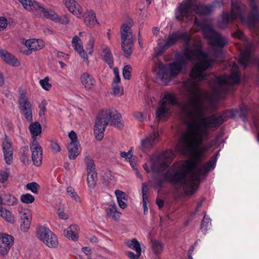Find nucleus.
I'll list each match as a JSON object with an SVG mask.
<instances>
[{
    "label": "nucleus",
    "instance_id": "0e129e2a",
    "mask_svg": "<svg viewBox=\"0 0 259 259\" xmlns=\"http://www.w3.org/2000/svg\"><path fill=\"white\" fill-rule=\"evenodd\" d=\"M117 202H118V205L119 206V207L122 209L125 208L127 206L126 203L123 200H118L117 201Z\"/></svg>",
    "mask_w": 259,
    "mask_h": 259
},
{
    "label": "nucleus",
    "instance_id": "9d476101",
    "mask_svg": "<svg viewBox=\"0 0 259 259\" xmlns=\"http://www.w3.org/2000/svg\"><path fill=\"white\" fill-rule=\"evenodd\" d=\"M177 103L176 97L171 93H167L160 101L159 107L156 110V118L160 120L164 118L170 107Z\"/></svg>",
    "mask_w": 259,
    "mask_h": 259
},
{
    "label": "nucleus",
    "instance_id": "c03bdc74",
    "mask_svg": "<svg viewBox=\"0 0 259 259\" xmlns=\"http://www.w3.org/2000/svg\"><path fill=\"white\" fill-rule=\"evenodd\" d=\"M67 194L74 200L76 201H80V199L75 191L74 189L72 187H68L66 189Z\"/></svg>",
    "mask_w": 259,
    "mask_h": 259
},
{
    "label": "nucleus",
    "instance_id": "c85d7f7f",
    "mask_svg": "<svg viewBox=\"0 0 259 259\" xmlns=\"http://www.w3.org/2000/svg\"><path fill=\"white\" fill-rule=\"evenodd\" d=\"M212 6L211 5H203L197 4L195 8V13L197 14L205 15L210 14L212 11Z\"/></svg>",
    "mask_w": 259,
    "mask_h": 259
},
{
    "label": "nucleus",
    "instance_id": "473e14b6",
    "mask_svg": "<svg viewBox=\"0 0 259 259\" xmlns=\"http://www.w3.org/2000/svg\"><path fill=\"white\" fill-rule=\"evenodd\" d=\"M151 247L154 253L158 255L162 252L163 245L160 241L154 240L151 241Z\"/></svg>",
    "mask_w": 259,
    "mask_h": 259
},
{
    "label": "nucleus",
    "instance_id": "a211bd4d",
    "mask_svg": "<svg viewBox=\"0 0 259 259\" xmlns=\"http://www.w3.org/2000/svg\"><path fill=\"white\" fill-rule=\"evenodd\" d=\"M191 7V3L189 2L180 4L176 11V18L181 21L188 18L190 15Z\"/></svg>",
    "mask_w": 259,
    "mask_h": 259
},
{
    "label": "nucleus",
    "instance_id": "ddd939ff",
    "mask_svg": "<svg viewBox=\"0 0 259 259\" xmlns=\"http://www.w3.org/2000/svg\"><path fill=\"white\" fill-rule=\"evenodd\" d=\"M20 217V228L24 232H27L29 228L32 221V214L28 209L20 208L19 209Z\"/></svg>",
    "mask_w": 259,
    "mask_h": 259
},
{
    "label": "nucleus",
    "instance_id": "37998d69",
    "mask_svg": "<svg viewBox=\"0 0 259 259\" xmlns=\"http://www.w3.org/2000/svg\"><path fill=\"white\" fill-rule=\"evenodd\" d=\"M49 81V78L48 77H46L44 79L39 80L40 85L46 91L50 90L52 87V84Z\"/></svg>",
    "mask_w": 259,
    "mask_h": 259
},
{
    "label": "nucleus",
    "instance_id": "6e6d98bb",
    "mask_svg": "<svg viewBox=\"0 0 259 259\" xmlns=\"http://www.w3.org/2000/svg\"><path fill=\"white\" fill-rule=\"evenodd\" d=\"M7 26V19L4 17H0V31L4 30Z\"/></svg>",
    "mask_w": 259,
    "mask_h": 259
},
{
    "label": "nucleus",
    "instance_id": "b1692460",
    "mask_svg": "<svg viewBox=\"0 0 259 259\" xmlns=\"http://www.w3.org/2000/svg\"><path fill=\"white\" fill-rule=\"evenodd\" d=\"M0 57L7 64L13 66H18L19 62L15 56L5 50H0Z\"/></svg>",
    "mask_w": 259,
    "mask_h": 259
},
{
    "label": "nucleus",
    "instance_id": "052dcab7",
    "mask_svg": "<svg viewBox=\"0 0 259 259\" xmlns=\"http://www.w3.org/2000/svg\"><path fill=\"white\" fill-rule=\"evenodd\" d=\"M58 214L59 217L61 219H67L68 218V216L63 211L58 210Z\"/></svg>",
    "mask_w": 259,
    "mask_h": 259
},
{
    "label": "nucleus",
    "instance_id": "49530a36",
    "mask_svg": "<svg viewBox=\"0 0 259 259\" xmlns=\"http://www.w3.org/2000/svg\"><path fill=\"white\" fill-rule=\"evenodd\" d=\"M94 44V39L91 37L86 45V50L89 54H91L93 53Z\"/></svg>",
    "mask_w": 259,
    "mask_h": 259
},
{
    "label": "nucleus",
    "instance_id": "f8f14e48",
    "mask_svg": "<svg viewBox=\"0 0 259 259\" xmlns=\"http://www.w3.org/2000/svg\"><path fill=\"white\" fill-rule=\"evenodd\" d=\"M87 165V182L88 186L91 188L95 186L97 178V173L96 171L95 164L93 160L90 157L87 156L84 159Z\"/></svg>",
    "mask_w": 259,
    "mask_h": 259
},
{
    "label": "nucleus",
    "instance_id": "aec40b11",
    "mask_svg": "<svg viewBox=\"0 0 259 259\" xmlns=\"http://www.w3.org/2000/svg\"><path fill=\"white\" fill-rule=\"evenodd\" d=\"M159 136L158 132H153L145 139L141 140V148L142 150L147 151L152 148L157 141Z\"/></svg>",
    "mask_w": 259,
    "mask_h": 259
},
{
    "label": "nucleus",
    "instance_id": "4c0bfd02",
    "mask_svg": "<svg viewBox=\"0 0 259 259\" xmlns=\"http://www.w3.org/2000/svg\"><path fill=\"white\" fill-rule=\"evenodd\" d=\"M28 152L29 149L28 147H22L20 150V159L21 161L25 164H28L29 162Z\"/></svg>",
    "mask_w": 259,
    "mask_h": 259
},
{
    "label": "nucleus",
    "instance_id": "e433bc0d",
    "mask_svg": "<svg viewBox=\"0 0 259 259\" xmlns=\"http://www.w3.org/2000/svg\"><path fill=\"white\" fill-rule=\"evenodd\" d=\"M0 216L8 222L12 223L14 221V218L11 212L3 207L0 209Z\"/></svg>",
    "mask_w": 259,
    "mask_h": 259
},
{
    "label": "nucleus",
    "instance_id": "69168bd1",
    "mask_svg": "<svg viewBox=\"0 0 259 259\" xmlns=\"http://www.w3.org/2000/svg\"><path fill=\"white\" fill-rule=\"evenodd\" d=\"M45 102H46V101L42 102L41 104L39 106L40 109V114H41V112L42 113H44L46 110V107L45 106Z\"/></svg>",
    "mask_w": 259,
    "mask_h": 259
},
{
    "label": "nucleus",
    "instance_id": "13d9d810",
    "mask_svg": "<svg viewBox=\"0 0 259 259\" xmlns=\"http://www.w3.org/2000/svg\"><path fill=\"white\" fill-rule=\"evenodd\" d=\"M8 174L6 171L0 172V182L4 183L7 180L8 178Z\"/></svg>",
    "mask_w": 259,
    "mask_h": 259
},
{
    "label": "nucleus",
    "instance_id": "9b49d317",
    "mask_svg": "<svg viewBox=\"0 0 259 259\" xmlns=\"http://www.w3.org/2000/svg\"><path fill=\"white\" fill-rule=\"evenodd\" d=\"M37 236L45 244L50 248H56L58 246L57 236L50 229L40 227L37 231Z\"/></svg>",
    "mask_w": 259,
    "mask_h": 259
},
{
    "label": "nucleus",
    "instance_id": "dca6fc26",
    "mask_svg": "<svg viewBox=\"0 0 259 259\" xmlns=\"http://www.w3.org/2000/svg\"><path fill=\"white\" fill-rule=\"evenodd\" d=\"M40 15H42L46 18L50 19L53 21L59 22L64 25L68 24L70 21L68 15H65L61 17H59L52 10L46 9L45 8H44Z\"/></svg>",
    "mask_w": 259,
    "mask_h": 259
},
{
    "label": "nucleus",
    "instance_id": "f704fd0d",
    "mask_svg": "<svg viewBox=\"0 0 259 259\" xmlns=\"http://www.w3.org/2000/svg\"><path fill=\"white\" fill-rule=\"evenodd\" d=\"M29 130L33 137L37 136L41 132V127L38 122H32L29 126Z\"/></svg>",
    "mask_w": 259,
    "mask_h": 259
},
{
    "label": "nucleus",
    "instance_id": "4be33fe9",
    "mask_svg": "<svg viewBox=\"0 0 259 259\" xmlns=\"http://www.w3.org/2000/svg\"><path fill=\"white\" fill-rule=\"evenodd\" d=\"M3 150L5 160L8 164L11 163L13 160V150L11 143L5 140L2 143Z\"/></svg>",
    "mask_w": 259,
    "mask_h": 259
},
{
    "label": "nucleus",
    "instance_id": "79ce46f5",
    "mask_svg": "<svg viewBox=\"0 0 259 259\" xmlns=\"http://www.w3.org/2000/svg\"><path fill=\"white\" fill-rule=\"evenodd\" d=\"M34 197L33 195L30 194L26 193L25 194H23L21 196L20 200L21 201L26 204L31 203L34 201Z\"/></svg>",
    "mask_w": 259,
    "mask_h": 259
},
{
    "label": "nucleus",
    "instance_id": "e2e57ef3",
    "mask_svg": "<svg viewBox=\"0 0 259 259\" xmlns=\"http://www.w3.org/2000/svg\"><path fill=\"white\" fill-rule=\"evenodd\" d=\"M131 151H129L127 152H122L120 153V156L122 158H125L126 159L128 156H131Z\"/></svg>",
    "mask_w": 259,
    "mask_h": 259
},
{
    "label": "nucleus",
    "instance_id": "393cba45",
    "mask_svg": "<svg viewBox=\"0 0 259 259\" xmlns=\"http://www.w3.org/2000/svg\"><path fill=\"white\" fill-rule=\"evenodd\" d=\"M25 46L31 51L41 49L44 46V42L41 39H31L25 41Z\"/></svg>",
    "mask_w": 259,
    "mask_h": 259
},
{
    "label": "nucleus",
    "instance_id": "338daca9",
    "mask_svg": "<svg viewBox=\"0 0 259 259\" xmlns=\"http://www.w3.org/2000/svg\"><path fill=\"white\" fill-rule=\"evenodd\" d=\"M156 203L159 208H162L164 205V201L161 199H157Z\"/></svg>",
    "mask_w": 259,
    "mask_h": 259
},
{
    "label": "nucleus",
    "instance_id": "6ab92c4d",
    "mask_svg": "<svg viewBox=\"0 0 259 259\" xmlns=\"http://www.w3.org/2000/svg\"><path fill=\"white\" fill-rule=\"evenodd\" d=\"M24 8L28 11L41 15L44 7L39 3L31 0H18Z\"/></svg>",
    "mask_w": 259,
    "mask_h": 259
},
{
    "label": "nucleus",
    "instance_id": "de8ad7c7",
    "mask_svg": "<svg viewBox=\"0 0 259 259\" xmlns=\"http://www.w3.org/2000/svg\"><path fill=\"white\" fill-rule=\"evenodd\" d=\"M131 67L127 65L124 66L122 71L123 76L125 79H129L131 76Z\"/></svg>",
    "mask_w": 259,
    "mask_h": 259
},
{
    "label": "nucleus",
    "instance_id": "a18cd8bd",
    "mask_svg": "<svg viewBox=\"0 0 259 259\" xmlns=\"http://www.w3.org/2000/svg\"><path fill=\"white\" fill-rule=\"evenodd\" d=\"M26 187L27 189L31 191L34 193H38V190L39 188V186L36 182H31L26 185Z\"/></svg>",
    "mask_w": 259,
    "mask_h": 259
},
{
    "label": "nucleus",
    "instance_id": "5fc2aeb1",
    "mask_svg": "<svg viewBox=\"0 0 259 259\" xmlns=\"http://www.w3.org/2000/svg\"><path fill=\"white\" fill-rule=\"evenodd\" d=\"M233 35L234 37L238 38L241 40H245V37L244 34L241 31L238 30L234 33H233Z\"/></svg>",
    "mask_w": 259,
    "mask_h": 259
},
{
    "label": "nucleus",
    "instance_id": "58836bf2",
    "mask_svg": "<svg viewBox=\"0 0 259 259\" xmlns=\"http://www.w3.org/2000/svg\"><path fill=\"white\" fill-rule=\"evenodd\" d=\"M72 45L76 52H79L83 49L82 41L79 37L76 35L72 38Z\"/></svg>",
    "mask_w": 259,
    "mask_h": 259
},
{
    "label": "nucleus",
    "instance_id": "5701e85b",
    "mask_svg": "<svg viewBox=\"0 0 259 259\" xmlns=\"http://www.w3.org/2000/svg\"><path fill=\"white\" fill-rule=\"evenodd\" d=\"M80 80L86 90L92 89L96 84V81L94 77L87 72H84L81 74Z\"/></svg>",
    "mask_w": 259,
    "mask_h": 259
},
{
    "label": "nucleus",
    "instance_id": "774afa93",
    "mask_svg": "<svg viewBox=\"0 0 259 259\" xmlns=\"http://www.w3.org/2000/svg\"><path fill=\"white\" fill-rule=\"evenodd\" d=\"M148 191L147 186L145 184H143L142 185V194H147Z\"/></svg>",
    "mask_w": 259,
    "mask_h": 259
},
{
    "label": "nucleus",
    "instance_id": "423d86ee",
    "mask_svg": "<svg viewBox=\"0 0 259 259\" xmlns=\"http://www.w3.org/2000/svg\"><path fill=\"white\" fill-rule=\"evenodd\" d=\"M174 159V153L167 150L151 159V169L154 172L162 174Z\"/></svg>",
    "mask_w": 259,
    "mask_h": 259
},
{
    "label": "nucleus",
    "instance_id": "cd10ccee",
    "mask_svg": "<svg viewBox=\"0 0 259 259\" xmlns=\"http://www.w3.org/2000/svg\"><path fill=\"white\" fill-rule=\"evenodd\" d=\"M102 49L103 60L111 67L113 65V57L110 50L106 45H103Z\"/></svg>",
    "mask_w": 259,
    "mask_h": 259
},
{
    "label": "nucleus",
    "instance_id": "7ed1b4c3",
    "mask_svg": "<svg viewBox=\"0 0 259 259\" xmlns=\"http://www.w3.org/2000/svg\"><path fill=\"white\" fill-rule=\"evenodd\" d=\"M194 163L190 160L180 161L175 163L163 175V179L154 178V187L160 189L165 182L169 181L173 184L182 187L187 195H191L198 188L191 170Z\"/></svg>",
    "mask_w": 259,
    "mask_h": 259
},
{
    "label": "nucleus",
    "instance_id": "0eeeda50",
    "mask_svg": "<svg viewBox=\"0 0 259 259\" xmlns=\"http://www.w3.org/2000/svg\"><path fill=\"white\" fill-rule=\"evenodd\" d=\"M133 22L123 23L120 28L121 48L126 56L132 53V46L134 43L133 34L131 30Z\"/></svg>",
    "mask_w": 259,
    "mask_h": 259
},
{
    "label": "nucleus",
    "instance_id": "20e7f679",
    "mask_svg": "<svg viewBox=\"0 0 259 259\" xmlns=\"http://www.w3.org/2000/svg\"><path fill=\"white\" fill-rule=\"evenodd\" d=\"M251 11L246 18L244 16L246 7L241 4L240 0L231 1V13L224 12L222 16L221 21L219 23V27H225L229 22L233 21L238 18L242 23L248 24L250 27L254 28V35L259 36V31L255 28V24L259 22V9L256 7L254 0H249Z\"/></svg>",
    "mask_w": 259,
    "mask_h": 259
},
{
    "label": "nucleus",
    "instance_id": "ea45409f",
    "mask_svg": "<svg viewBox=\"0 0 259 259\" xmlns=\"http://www.w3.org/2000/svg\"><path fill=\"white\" fill-rule=\"evenodd\" d=\"M3 199L5 203L8 205H14L17 202V199L9 194H5Z\"/></svg>",
    "mask_w": 259,
    "mask_h": 259
},
{
    "label": "nucleus",
    "instance_id": "8fccbe9b",
    "mask_svg": "<svg viewBox=\"0 0 259 259\" xmlns=\"http://www.w3.org/2000/svg\"><path fill=\"white\" fill-rule=\"evenodd\" d=\"M115 194L116 197L117 201L118 200H123V199H125V194L123 192L119 190H116L115 191Z\"/></svg>",
    "mask_w": 259,
    "mask_h": 259
},
{
    "label": "nucleus",
    "instance_id": "864d4df0",
    "mask_svg": "<svg viewBox=\"0 0 259 259\" xmlns=\"http://www.w3.org/2000/svg\"><path fill=\"white\" fill-rule=\"evenodd\" d=\"M51 149L54 152L57 153L60 151L61 147L58 143L52 142L51 143Z\"/></svg>",
    "mask_w": 259,
    "mask_h": 259
},
{
    "label": "nucleus",
    "instance_id": "f3484780",
    "mask_svg": "<svg viewBox=\"0 0 259 259\" xmlns=\"http://www.w3.org/2000/svg\"><path fill=\"white\" fill-rule=\"evenodd\" d=\"M13 237L7 234H0V254H7L13 244Z\"/></svg>",
    "mask_w": 259,
    "mask_h": 259
},
{
    "label": "nucleus",
    "instance_id": "2eb2a0df",
    "mask_svg": "<svg viewBox=\"0 0 259 259\" xmlns=\"http://www.w3.org/2000/svg\"><path fill=\"white\" fill-rule=\"evenodd\" d=\"M31 158L33 164L39 166L41 165L42 159V149L37 141H34L30 145Z\"/></svg>",
    "mask_w": 259,
    "mask_h": 259
},
{
    "label": "nucleus",
    "instance_id": "3c124183",
    "mask_svg": "<svg viewBox=\"0 0 259 259\" xmlns=\"http://www.w3.org/2000/svg\"><path fill=\"white\" fill-rule=\"evenodd\" d=\"M127 256L130 259H139V257L141 255V252L140 253L136 252V254H135L134 252L132 251H127L125 252Z\"/></svg>",
    "mask_w": 259,
    "mask_h": 259
},
{
    "label": "nucleus",
    "instance_id": "6e6552de",
    "mask_svg": "<svg viewBox=\"0 0 259 259\" xmlns=\"http://www.w3.org/2000/svg\"><path fill=\"white\" fill-rule=\"evenodd\" d=\"M111 119V111L110 110H103L98 114L94 126V134L97 140L100 141L103 138L106 127L110 124Z\"/></svg>",
    "mask_w": 259,
    "mask_h": 259
},
{
    "label": "nucleus",
    "instance_id": "09e8293b",
    "mask_svg": "<svg viewBox=\"0 0 259 259\" xmlns=\"http://www.w3.org/2000/svg\"><path fill=\"white\" fill-rule=\"evenodd\" d=\"M113 94L114 95H122L123 94V88H120L117 84H112Z\"/></svg>",
    "mask_w": 259,
    "mask_h": 259
},
{
    "label": "nucleus",
    "instance_id": "f257e3e1",
    "mask_svg": "<svg viewBox=\"0 0 259 259\" xmlns=\"http://www.w3.org/2000/svg\"><path fill=\"white\" fill-rule=\"evenodd\" d=\"M194 24L203 31L204 36L208 40L209 44L217 49L212 55L209 56L203 51V45L199 39L192 40V46L190 45L191 37L187 32L176 31L170 34L163 40L158 42L161 52L174 45L178 40L182 39L185 42V49L182 53L176 54L175 61L170 63H159L155 69L156 79L159 83L166 84L171 78L176 77L187 65L188 61H195L197 62L192 68L190 73L191 78L183 82V87L186 90L185 83L191 80L196 82L199 87V82L207 80L206 70L209 68L214 61H222V48L227 43V39L219 33L215 31L213 27L204 21H199L196 17Z\"/></svg>",
    "mask_w": 259,
    "mask_h": 259
},
{
    "label": "nucleus",
    "instance_id": "4d7b16f0",
    "mask_svg": "<svg viewBox=\"0 0 259 259\" xmlns=\"http://www.w3.org/2000/svg\"><path fill=\"white\" fill-rule=\"evenodd\" d=\"M114 78L112 84H117L120 81V78L119 74L118 71L117 69H114Z\"/></svg>",
    "mask_w": 259,
    "mask_h": 259
},
{
    "label": "nucleus",
    "instance_id": "603ef678",
    "mask_svg": "<svg viewBox=\"0 0 259 259\" xmlns=\"http://www.w3.org/2000/svg\"><path fill=\"white\" fill-rule=\"evenodd\" d=\"M68 136L71 140L70 143H74L75 144H79V143L77 142V135L74 131H71L69 133Z\"/></svg>",
    "mask_w": 259,
    "mask_h": 259
},
{
    "label": "nucleus",
    "instance_id": "2f4dec72",
    "mask_svg": "<svg viewBox=\"0 0 259 259\" xmlns=\"http://www.w3.org/2000/svg\"><path fill=\"white\" fill-rule=\"evenodd\" d=\"M108 217H110L116 221H118L120 218L121 213L117 210V206L114 204H111L109 207L106 209Z\"/></svg>",
    "mask_w": 259,
    "mask_h": 259
},
{
    "label": "nucleus",
    "instance_id": "bb28decb",
    "mask_svg": "<svg viewBox=\"0 0 259 259\" xmlns=\"http://www.w3.org/2000/svg\"><path fill=\"white\" fill-rule=\"evenodd\" d=\"M83 17L84 22L88 27L92 28L98 24L95 13L92 11H87Z\"/></svg>",
    "mask_w": 259,
    "mask_h": 259
},
{
    "label": "nucleus",
    "instance_id": "c9c22d12",
    "mask_svg": "<svg viewBox=\"0 0 259 259\" xmlns=\"http://www.w3.org/2000/svg\"><path fill=\"white\" fill-rule=\"evenodd\" d=\"M121 119L122 117L119 113H116L113 115L111 114V119L110 121V124L117 127H120L121 125Z\"/></svg>",
    "mask_w": 259,
    "mask_h": 259
},
{
    "label": "nucleus",
    "instance_id": "7c9ffc66",
    "mask_svg": "<svg viewBox=\"0 0 259 259\" xmlns=\"http://www.w3.org/2000/svg\"><path fill=\"white\" fill-rule=\"evenodd\" d=\"M78 227L76 225H71L65 231V236L72 240H76L78 238Z\"/></svg>",
    "mask_w": 259,
    "mask_h": 259
},
{
    "label": "nucleus",
    "instance_id": "bf43d9fd",
    "mask_svg": "<svg viewBox=\"0 0 259 259\" xmlns=\"http://www.w3.org/2000/svg\"><path fill=\"white\" fill-rule=\"evenodd\" d=\"M79 55L83 58L84 60H85L87 61H88V56L87 53L85 52L84 49L81 50L79 52H77Z\"/></svg>",
    "mask_w": 259,
    "mask_h": 259
},
{
    "label": "nucleus",
    "instance_id": "72a5a7b5",
    "mask_svg": "<svg viewBox=\"0 0 259 259\" xmlns=\"http://www.w3.org/2000/svg\"><path fill=\"white\" fill-rule=\"evenodd\" d=\"M126 244L129 248L135 250L136 252L140 253L141 252L140 242L136 238L128 240L126 242Z\"/></svg>",
    "mask_w": 259,
    "mask_h": 259
},
{
    "label": "nucleus",
    "instance_id": "4468645a",
    "mask_svg": "<svg viewBox=\"0 0 259 259\" xmlns=\"http://www.w3.org/2000/svg\"><path fill=\"white\" fill-rule=\"evenodd\" d=\"M20 108L27 121L32 122V105L28 99L24 96H21L19 100Z\"/></svg>",
    "mask_w": 259,
    "mask_h": 259
},
{
    "label": "nucleus",
    "instance_id": "a19ab883",
    "mask_svg": "<svg viewBox=\"0 0 259 259\" xmlns=\"http://www.w3.org/2000/svg\"><path fill=\"white\" fill-rule=\"evenodd\" d=\"M211 225L210 219L206 215H204L201 225L202 231L206 232Z\"/></svg>",
    "mask_w": 259,
    "mask_h": 259
},
{
    "label": "nucleus",
    "instance_id": "412c9836",
    "mask_svg": "<svg viewBox=\"0 0 259 259\" xmlns=\"http://www.w3.org/2000/svg\"><path fill=\"white\" fill-rule=\"evenodd\" d=\"M67 9L73 15L79 18L81 16L82 10L75 0H63Z\"/></svg>",
    "mask_w": 259,
    "mask_h": 259
},
{
    "label": "nucleus",
    "instance_id": "a878e982",
    "mask_svg": "<svg viewBox=\"0 0 259 259\" xmlns=\"http://www.w3.org/2000/svg\"><path fill=\"white\" fill-rule=\"evenodd\" d=\"M239 62L245 67L253 63V60L251 57L249 48H246L241 53L239 58Z\"/></svg>",
    "mask_w": 259,
    "mask_h": 259
},
{
    "label": "nucleus",
    "instance_id": "680f3d73",
    "mask_svg": "<svg viewBox=\"0 0 259 259\" xmlns=\"http://www.w3.org/2000/svg\"><path fill=\"white\" fill-rule=\"evenodd\" d=\"M134 116L136 118L138 119L140 121H142L143 119V114L142 113L139 112H136L134 113Z\"/></svg>",
    "mask_w": 259,
    "mask_h": 259
},
{
    "label": "nucleus",
    "instance_id": "1a4fd4ad",
    "mask_svg": "<svg viewBox=\"0 0 259 259\" xmlns=\"http://www.w3.org/2000/svg\"><path fill=\"white\" fill-rule=\"evenodd\" d=\"M219 152L220 150L217 151L216 153L210 158L209 161L202 166L198 168L196 167V161H190L193 163H194V167L191 170V172L193 176V180H195L196 184H198V186L199 184L200 176L207 174L209 170L215 167ZM192 180H193V179Z\"/></svg>",
    "mask_w": 259,
    "mask_h": 259
},
{
    "label": "nucleus",
    "instance_id": "c756f323",
    "mask_svg": "<svg viewBox=\"0 0 259 259\" xmlns=\"http://www.w3.org/2000/svg\"><path fill=\"white\" fill-rule=\"evenodd\" d=\"M79 144L70 143L68 146V157L70 159L74 160L79 154Z\"/></svg>",
    "mask_w": 259,
    "mask_h": 259
},
{
    "label": "nucleus",
    "instance_id": "39448f33",
    "mask_svg": "<svg viewBox=\"0 0 259 259\" xmlns=\"http://www.w3.org/2000/svg\"><path fill=\"white\" fill-rule=\"evenodd\" d=\"M212 78L211 87L214 94L218 97H221L226 92L231 90L232 86L240 82V76L237 65L234 64L230 75H222L215 76L210 75Z\"/></svg>",
    "mask_w": 259,
    "mask_h": 259
},
{
    "label": "nucleus",
    "instance_id": "f03ea898",
    "mask_svg": "<svg viewBox=\"0 0 259 259\" xmlns=\"http://www.w3.org/2000/svg\"><path fill=\"white\" fill-rule=\"evenodd\" d=\"M184 85L188 100L182 107L186 130L182 135L181 144L184 153L193 154L198 160L203 152L217 143V140H213L201 146L209 135L208 130L220 126L228 118L235 117L237 111L227 110L219 116L212 114L206 117V107L201 101L203 91L191 80L186 81Z\"/></svg>",
    "mask_w": 259,
    "mask_h": 259
}]
</instances>
